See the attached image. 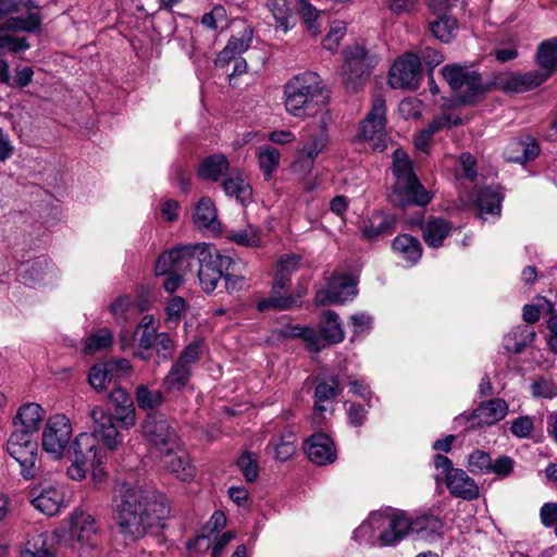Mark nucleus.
<instances>
[{
    "label": "nucleus",
    "mask_w": 557,
    "mask_h": 557,
    "mask_svg": "<svg viewBox=\"0 0 557 557\" xmlns=\"http://www.w3.org/2000/svg\"><path fill=\"white\" fill-rule=\"evenodd\" d=\"M509 406L502 398H493L479 404L471 414L463 416L471 426H490L508 414Z\"/></svg>",
    "instance_id": "18"
},
{
    "label": "nucleus",
    "mask_w": 557,
    "mask_h": 557,
    "mask_svg": "<svg viewBox=\"0 0 557 557\" xmlns=\"http://www.w3.org/2000/svg\"><path fill=\"white\" fill-rule=\"evenodd\" d=\"M539 305H525L523 307V320L528 323H534L539 320L541 311L552 313L554 311L553 304L546 298L540 297Z\"/></svg>",
    "instance_id": "57"
},
{
    "label": "nucleus",
    "mask_w": 557,
    "mask_h": 557,
    "mask_svg": "<svg viewBox=\"0 0 557 557\" xmlns=\"http://www.w3.org/2000/svg\"><path fill=\"white\" fill-rule=\"evenodd\" d=\"M227 238L238 245L246 247H256L260 243L257 230L250 225L244 230L230 231Z\"/></svg>",
    "instance_id": "50"
},
{
    "label": "nucleus",
    "mask_w": 557,
    "mask_h": 557,
    "mask_svg": "<svg viewBox=\"0 0 557 557\" xmlns=\"http://www.w3.org/2000/svg\"><path fill=\"white\" fill-rule=\"evenodd\" d=\"M398 110L406 120H417L422 114V103L414 98L404 99L400 101Z\"/></svg>",
    "instance_id": "63"
},
{
    "label": "nucleus",
    "mask_w": 557,
    "mask_h": 557,
    "mask_svg": "<svg viewBox=\"0 0 557 557\" xmlns=\"http://www.w3.org/2000/svg\"><path fill=\"white\" fill-rule=\"evenodd\" d=\"M371 66L366 49L355 45L345 50L343 84L350 92L360 90L370 77Z\"/></svg>",
    "instance_id": "11"
},
{
    "label": "nucleus",
    "mask_w": 557,
    "mask_h": 557,
    "mask_svg": "<svg viewBox=\"0 0 557 557\" xmlns=\"http://www.w3.org/2000/svg\"><path fill=\"white\" fill-rule=\"evenodd\" d=\"M267 8L275 20L277 27L287 33L294 26L293 9L287 0H267Z\"/></svg>",
    "instance_id": "42"
},
{
    "label": "nucleus",
    "mask_w": 557,
    "mask_h": 557,
    "mask_svg": "<svg viewBox=\"0 0 557 557\" xmlns=\"http://www.w3.org/2000/svg\"><path fill=\"white\" fill-rule=\"evenodd\" d=\"M32 504L47 516L57 515L65 506V493L62 486L48 485L29 492Z\"/></svg>",
    "instance_id": "19"
},
{
    "label": "nucleus",
    "mask_w": 557,
    "mask_h": 557,
    "mask_svg": "<svg viewBox=\"0 0 557 557\" xmlns=\"http://www.w3.org/2000/svg\"><path fill=\"white\" fill-rule=\"evenodd\" d=\"M441 72L448 86L458 92L457 101L460 104L475 103L488 91L481 75L470 66L451 63L445 65Z\"/></svg>",
    "instance_id": "8"
},
{
    "label": "nucleus",
    "mask_w": 557,
    "mask_h": 557,
    "mask_svg": "<svg viewBox=\"0 0 557 557\" xmlns=\"http://www.w3.org/2000/svg\"><path fill=\"white\" fill-rule=\"evenodd\" d=\"M136 400L140 409L152 411L164 403L165 397L161 391L150 389L147 385L140 384L136 388Z\"/></svg>",
    "instance_id": "46"
},
{
    "label": "nucleus",
    "mask_w": 557,
    "mask_h": 557,
    "mask_svg": "<svg viewBox=\"0 0 557 557\" xmlns=\"http://www.w3.org/2000/svg\"><path fill=\"white\" fill-rule=\"evenodd\" d=\"M284 106L290 115L307 117L323 111L325 96L321 77L314 72H304L284 85Z\"/></svg>",
    "instance_id": "5"
},
{
    "label": "nucleus",
    "mask_w": 557,
    "mask_h": 557,
    "mask_svg": "<svg viewBox=\"0 0 557 557\" xmlns=\"http://www.w3.org/2000/svg\"><path fill=\"white\" fill-rule=\"evenodd\" d=\"M288 284L284 277L275 276L270 297L258 302V310L265 311L271 308L280 310L289 309L295 300L287 294Z\"/></svg>",
    "instance_id": "29"
},
{
    "label": "nucleus",
    "mask_w": 557,
    "mask_h": 557,
    "mask_svg": "<svg viewBox=\"0 0 557 557\" xmlns=\"http://www.w3.org/2000/svg\"><path fill=\"white\" fill-rule=\"evenodd\" d=\"M104 431L100 429L77 435L71 446L72 463L66 470L71 480L81 481L91 471V479L96 488L104 483Z\"/></svg>",
    "instance_id": "3"
},
{
    "label": "nucleus",
    "mask_w": 557,
    "mask_h": 557,
    "mask_svg": "<svg viewBox=\"0 0 557 557\" xmlns=\"http://www.w3.org/2000/svg\"><path fill=\"white\" fill-rule=\"evenodd\" d=\"M145 436L162 453L180 448V440L169 422L158 414H149L143 425Z\"/></svg>",
    "instance_id": "17"
},
{
    "label": "nucleus",
    "mask_w": 557,
    "mask_h": 557,
    "mask_svg": "<svg viewBox=\"0 0 557 557\" xmlns=\"http://www.w3.org/2000/svg\"><path fill=\"white\" fill-rule=\"evenodd\" d=\"M446 486L453 496L466 500L476 499L480 495L478 484L462 469H456L450 472L446 480Z\"/></svg>",
    "instance_id": "24"
},
{
    "label": "nucleus",
    "mask_w": 557,
    "mask_h": 557,
    "mask_svg": "<svg viewBox=\"0 0 557 557\" xmlns=\"http://www.w3.org/2000/svg\"><path fill=\"white\" fill-rule=\"evenodd\" d=\"M72 436L70 419L64 414H55L48 419L42 432V448L54 459L63 456V453Z\"/></svg>",
    "instance_id": "13"
},
{
    "label": "nucleus",
    "mask_w": 557,
    "mask_h": 557,
    "mask_svg": "<svg viewBox=\"0 0 557 557\" xmlns=\"http://www.w3.org/2000/svg\"><path fill=\"white\" fill-rule=\"evenodd\" d=\"M256 156L264 180H270L280 168L281 152L271 145H264L257 149Z\"/></svg>",
    "instance_id": "37"
},
{
    "label": "nucleus",
    "mask_w": 557,
    "mask_h": 557,
    "mask_svg": "<svg viewBox=\"0 0 557 557\" xmlns=\"http://www.w3.org/2000/svg\"><path fill=\"white\" fill-rule=\"evenodd\" d=\"M110 311L116 322L122 324L135 312V308L132 306L129 297L122 296L111 305Z\"/></svg>",
    "instance_id": "55"
},
{
    "label": "nucleus",
    "mask_w": 557,
    "mask_h": 557,
    "mask_svg": "<svg viewBox=\"0 0 557 557\" xmlns=\"http://www.w3.org/2000/svg\"><path fill=\"white\" fill-rule=\"evenodd\" d=\"M534 429L533 418L529 416L519 417L511 422L510 431L518 438L530 437Z\"/></svg>",
    "instance_id": "61"
},
{
    "label": "nucleus",
    "mask_w": 557,
    "mask_h": 557,
    "mask_svg": "<svg viewBox=\"0 0 557 557\" xmlns=\"http://www.w3.org/2000/svg\"><path fill=\"white\" fill-rule=\"evenodd\" d=\"M299 12L304 22L306 23L308 30L312 36H317L319 33V26L317 25V21L319 18V11L313 8L308 0H299Z\"/></svg>",
    "instance_id": "53"
},
{
    "label": "nucleus",
    "mask_w": 557,
    "mask_h": 557,
    "mask_svg": "<svg viewBox=\"0 0 557 557\" xmlns=\"http://www.w3.org/2000/svg\"><path fill=\"white\" fill-rule=\"evenodd\" d=\"M296 436L293 432L288 431L283 435L275 437L268 446L269 453H272L274 458L280 461L289 459L296 451Z\"/></svg>",
    "instance_id": "45"
},
{
    "label": "nucleus",
    "mask_w": 557,
    "mask_h": 557,
    "mask_svg": "<svg viewBox=\"0 0 557 557\" xmlns=\"http://www.w3.org/2000/svg\"><path fill=\"white\" fill-rule=\"evenodd\" d=\"M396 220L393 215L374 212L360 226L361 235L369 242H375L394 232Z\"/></svg>",
    "instance_id": "22"
},
{
    "label": "nucleus",
    "mask_w": 557,
    "mask_h": 557,
    "mask_svg": "<svg viewBox=\"0 0 557 557\" xmlns=\"http://www.w3.org/2000/svg\"><path fill=\"white\" fill-rule=\"evenodd\" d=\"M132 366L127 359L107 360V377L110 380L121 381L127 379L132 374Z\"/></svg>",
    "instance_id": "51"
},
{
    "label": "nucleus",
    "mask_w": 557,
    "mask_h": 557,
    "mask_svg": "<svg viewBox=\"0 0 557 557\" xmlns=\"http://www.w3.org/2000/svg\"><path fill=\"white\" fill-rule=\"evenodd\" d=\"M285 335L302 338L306 342L308 349L315 352L322 350L327 343L323 333L320 334L313 329L307 326H289L285 330Z\"/></svg>",
    "instance_id": "41"
},
{
    "label": "nucleus",
    "mask_w": 557,
    "mask_h": 557,
    "mask_svg": "<svg viewBox=\"0 0 557 557\" xmlns=\"http://www.w3.org/2000/svg\"><path fill=\"white\" fill-rule=\"evenodd\" d=\"M45 418V410L36 403L22 405L15 416L14 426L16 431H25L36 434Z\"/></svg>",
    "instance_id": "25"
},
{
    "label": "nucleus",
    "mask_w": 557,
    "mask_h": 557,
    "mask_svg": "<svg viewBox=\"0 0 557 557\" xmlns=\"http://www.w3.org/2000/svg\"><path fill=\"white\" fill-rule=\"evenodd\" d=\"M107 449H115L122 438L117 428L129 429L135 424V408L132 397L122 388L112 389L107 397Z\"/></svg>",
    "instance_id": "9"
},
{
    "label": "nucleus",
    "mask_w": 557,
    "mask_h": 557,
    "mask_svg": "<svg viewBox=\"0 0 557 557\" xmlns=\"http://www.w3.org/2000/svg\"><path fill=\"white\" fill-rule=\"evenodd\" d=\"M223 190L226 196L234 197L238 202L245 205L252 195V189L243 174L238 171L233 172L222 183Z\"/></svg>",
    "instance_id": "35"
},
{
    "label": "nucleus",
    "mask_w": 557,
    "mask_h": 557,
    "mask_svg": "<svg viewBox=\"0 0 557 557\" xmlns=\"http://www.w3.org/2000/svg\"><path fill=\"white\" fill-rule=\"evenodd\" d=\"M345 34L346 24L344 22H334L322 41L323 47L330 51H335Z\"/></svg>",
    "instance_id": "56"
},
{
    "label": "nucleus",
    "mask_w": 557,
    "mask_h": 557,
    "mask_svg": "<svg viewBox=\"0 0 557 557\" xmlns=\"http://www.w3.org/2000/svg\"><path fill=\"white\" fill-rule=\"evenodd\" d=\"M29 48L25 38H18L9 34V32H0V55L7 52L16 53Z\"/></svg>",
    "instance_id": "52"
},
{
    "label": "nucleus",
    "mask_w": 557,
    "mask_h": 557,
    "mask_svg": "<svg viewBox=\"0 0 557 557\" xmlns=\"http://www.w3.org/2000/svg\"><path fill=\"white\" fill-rule=\"evenodd\" d=\"M349 324L354 335H359L372 329L373 318L366 312H358L350 317Z\"/></svg>",
    "instance_id": "62"
},
{
    "label": "nucleus",
    "mask_w": 557,
    "mask_h": 557,
    "mask_svg": "<svg viewBox=\"0 0 557 557\" xmlns=\"http://www.w3.org/2000/svg\"><path fill=\"white\" fill-rule=\"evenodd\" d=\"M233 264V259L221 255L206 243L178 245L161 253L154 271L165 274L172 269L191 271L197 269V278L205 293H212Z\"/></svg>",
    "instance_id": "2"
},
{
    "label": "nucleus",
    "mask_w": 557,
    "mask_h": 557,
    "mask_svg": "<svg viewBox=\"0 0 557 557\" xmlns=\"http://www.w3.org/2000/svg\"><path fill=\"white\" fill-rule=\"evenodd\" d=\"M153 347H156L158 356L166 360L172 357L175 350V343L169 333L162 332L158 334Z\"/></svg>",
    "instance_id": "60"
},
{
    "label": "nucleus",
    "mask_w": 557,
    "mask_h": 557,
    "mask_svg": "<svg viewBox=\"0 0 557 557\" xmlns=\"http://www.w3.org/2000/svg\"><path fill=\"white\" fill-rule=\"evenodd\" d=\"M238 467L240 468L245 479L253 482L258 476V461L255 455L247 453L238 458Z\"/></svg>",
    "instance_id": "59"
},
{
    "label": "nucleus",
    "mask_w": 557,
    "mask_h": 557,
    "mask_svg": "<svg viewBox=\"0 0 557 557\" xmlns=\"http://www.w3.org/2000/svg\"><path fill=\"white\" fill-rule=\"evenodd\" d=\"M540 153V146L536 141L516 140L510 144L506 152V159L510 162L525 163Z\"/></svg>",
    "instance_id": "40"
},
{
    "label": "nucleus",
    "mask_w": 557,
    "mask_h": 557,
    "mask_svg": "<svg viewBox=\"0 0 557 557\" xmlns=\"http://www.w3.org/2000/svg\"><path fill=\"white\" fill-rule=\"evenodd\" d=\"M41 16L38 12H29L25 17L16 16L8 18L0 25V32H26L33 33L39 28Z\"/></svg>",
    "instance_id": "43"
},
{
    "label": "nucleus",
    "mask_w": 557,
    "mask_h": 557,
    "mask_svg": "<svg viewBox=\"0 0 557 557\" xmlns=\"http://www.w3.org/2000/svg\"><path fill=\"white\" fill-rule=\"evenodd\" d=\"M547 81V75L537 71L528 73H510L502 76L498 84L502 89L509 92H523L542 85Z\"/></svg>",
    "instance_id": "23"
},
{
    "label": "nucleus",
    "mask_w": 557,
    "mask_h": 557,
    "mask_svg": "<svg viewBox=\"0 0 557 557\" xmlns=\"http://www.w3.org/2000/svg\"><path fill=\"white\" fill-rule=\"evenodd\" d=\"M193 221L200 230L215 228L218 210L211 198L201 197L199 199L194 209Z\"/></svg>",
    "instance_id": "34"
},
{
    "label": "nucleus",
    "mask_w": 557,
    "mask_h": 557,
    "mask_svg": "<svg viewBox=\"0 0 557 557\" xmlns=\"http://www.w3.org/2000/svg\"><path fill=\"white\" fill-rule=\"evenodd\" d=\"M410 534V516L400 509L387 507L372 512L355 531L356 540L380 547L395 546Z\"/></svg>",
    "instance_id": "4"
},
{
    "label": "nucleus",
    "mask_w": 557,
    "mask_h": 557,
    "mask_svg": "<svg viewBox=\"0 0 557 557\" xmlns=\"http://www.w3.org/2000/svg\"><path fill=\"white\" fill-rule=\"evenodd\" d=\"M9 455L20 465L25 480L34 479L39 469V447L35 434L14 430L7 442Z\"/></svg>",
    "instance_id": "10"
},
{
    "label": "nucleus",
    "mask_w": 557,
    "mask_h": 557,
    "mask_svg": "<svg viewBox=\"0 0 557 557\" xmlns=\"http://www.w3.org/2000/svg\"><path fill=\"white\" fill-rule=\"evenodd\" d=\"M421 81L420 58L406 53L398 58L388 73V84L394 89H416Z\"/></svg>",
    "instance_id": "16"
},
{
    "label": "nucleus",
    "mask_w": 557,
    "mask_h": 557,
    "mask_svg": "<svg viewBox=\"0 0 557 557\" xmlns=\"http://www.w3.org/2000/svg\"><path fill=\"white\" fill-rule=\"evenodd\" d=\"M300 264V257L297 255H286L282 257L276 265L277 277H284L289 283V276L298 270Z\"/></svg>",
    "instance_id": "54"
},
{
    "label": "nucleus",
    "mask_w": 557,
    "mask_h": 557,
    "mask_svg": "<svg viewBox=\"0 0 557 557\" xmlns=\"http://www.w3.org/2000/svg\"><path fill=\"white\" fill-rule=\"evenodd\" d=\"M457 173L460 177L472 181L476 175L475 160L470 153H462L458 160Z\"/></svg>",
    "instance_id": "64"
},
{
    "label": "nucleus",
    "mask_w": 557,
    "mask_h": 557,
    "mask_svg": "<svg viewBox=\"0 0 557 557\" xmlns=\"http://www.w3.org/2000/svg\"><path fill=\"white\" fill-rule=\"evenodd\" d=\"M386 104L382 97H375L371 110L361 124V135L369 141V145L379 151L386 148L385 124Z\"/></svg>",
    "instance_id": "15"
},
{
    "label": "nucleus",
    "mask_w": 557,
    "mask_h": 557,
    "mask_svg": "<svg viewBox=\"0 0 557 557\" xmlns=\"http://www.w3.org/2000/svg\"><path fill=\"white\" fill-rule=\"evenodd\" d=\"M451 224L443 218H430L422 225V237L425 244L432 248H438L449 235Z\"/></svg>",
    "instance_id": "30"
},
{
    "label": "nucleus",
    "mask_w": 557,
    "mask_h": 557,
    "mask_svg": "<svg viewBox=\"0 0 557 557\" xmlns=\"http://www.w3.org/2000/svg\"><path fill=\"white\" fill-rule=\"evenodd\" d=\"M460 124H462V120L458 115L449 112H443L442 114L436 115L428 127L433 132V134H435L440 131L448 129Z\"/></svg>",
    "instance_id": "58"
},
{
    "label": "nucleus",
    "mask_w": 557,
    "mask_h": 557,
    "mask_svg": "<svg viewBox=\"0 0 557 557\" xmlns=\"http://www.w3.org/2000/svg\"><path fill=\"white\" fill-rule=\"evenodd\" d=\"M536 61L540 65L537 72L547 75L548 78L557 67V38L545 40L539 46Z\"/></svg>",
    "instance_id": "36"
},
{
    "label": "nucleus",
    "mask_w": 557,
    "mask_h": 557,
    "mask_svg": "<svg viewBox=\"0 0 557 557\" xmlns=\"http://www.w3.org/2000/svg\"><path fill=\"white\" fill-rule=\"evenodd\" d=\"M200 356L201 350L198 343H191L181 351L178 358L163 379L162 384L166 393L180 392L187 385L193 368L200 359Z\"/></svg>",
    "instance_id": "12"
},
{
    "label": "nucleus",
    "mask_w": 557,
    "mask_h": 557,
    "mask_svg": "<svg viewBox=\"0 0 557 557\" xmlns=\"http://www.w3.org/2000/svg\"><path fill=\"white\" fill-rule=\"evenodd\" d=\"M357 295L356 278L343 272H335L325 288L315 293L314 301L319 306L338 305Z\"/></svg>",
    "instance_id": "14"
},
{
    "label": "nucleus",
    "mask_w": 557,
    "mask_h": 557,
    "mask_svg": "<svg viewBox=\"0 0 557 557\" xmlns=\"http://www.w3.org/2000/svg\"><path fill=\"white\" fill-rule=\"evenodd\" d=\"M115 519L121 533L132 540L143 539L150 530L161 527L169 517V502L153 488H134L120 484L113 495Z\"/></svg>",
    "instance_id": "1"
},
{
    "label": "nucleus",
    "mask_w": 557,
    "mask_h": 557,
    "mask_svg": "<svg viewBox=\"0 0 557 557\" xmlns=\"http://www.w3.org/2000/svg\"><path fill=\"white\" fill-rule=\"evenodd\" d=\"M432 34L443 42H449L457 34L458 22L446 14L440 16L430 25Z\"/></svg>",
    "instance_id": "47"
},
{
    "label": "nucleus",
    "mask_w": 557,
    "mask_h": 557,
    "mask_svg": "<svg viewBox=\"0 0 557 557\" xmlns=\"http://www.w3.org/2000/svg\"><path fill=\"white\" fill-rule=\"evenodd\" d=\"M531 393L536 398L552 399L557 397V384L547 376H539L531 384Z\"/></svg>",
    "instance_id": "49"
},
{
    "label": "nucleus",
    "mask_w": 557,
    "mask_h": 557,
    "mask_svg": "<svg viewBox=\"0 0 557 557\" xmlns=\"http://www.w3.org/2000/svg\"><path fill=\"white\" fill-rule=\"evenodd\" d=\"M443 528L442 521L433 515L410 517V533H417L424 540H433Z\"/></svg>",
    "instance_id": "38"
},
{
    "label": "nucleus",
    "mask_w": 557,
    "mask_h": 557,
    "mask_svg": "<svg viewBox=\"0 0 557 557\" xmlns=\"http://www.w3.org/2000/svg\"><path fill=\"white\" fill-rule=\"evenodd\" d=\"M161 462L168 471L182 481L191 480L195 475V467L189 457L181 451V447L175 451L162 453Z\"/></svg>",
    "instance_id": "27"
},
{
    "label": "nucleus",
    "mask_w": 557,
    "mask_h": 557,
    "mask_svg": "<svg viewBox=\"0 0 557 557\" xmlns=\"http://www.w3.org/2000/svg\"><path fill=\"white\" fill-rule=\"evenodd\" d=\"M535 332L528 326H518L504 337V346L507 350L519 354L532 343Z\"/></svg>",
    "instance_id": "44"
},
{
    "label": "nucleus",
    "mask_w": 557,
    "mask_h": 557,
    "mask_svg": "<svg viewBox=\"0 0 557 557\" xmlns=\"http://www.w3.org/2000/svg\"><path fill=\"white\" fill-rule=\"evenodd\" d=\"M339 391V383L337 379L332 377L327 382H321L317 385L314 391V411H313V422L317 424H321L324 417L323 412L326 410V407L322 405V403L333 399Z\"/></svg>",
    "instance_id": "33"
},
{
    "label": "nucleus",
    "mask_w": 557,
    "mask_h": 557,
    "mask_svg": "<svg viewBox=\"0 0 557 557\" xmlns=\"http://www.w3.org/2000/svg\"><path fill=\"white\" fill-rule=\"evenodd\" d=\"M327 120L329 116L324 112L319 122H312L301 129L296 157L292 164L296 174L302 177L309 175L317 158L329 145Z\"/></svg>",
    "instance_id": "7"
},
{
    "label": "nucleus",
    "mask_w": 557,
    "mask_h": 557,
    "mask_svg": "<svg viewBox=\"0 0 557 557\" xmlns=\"http://www.w3.org/2000/svg\"><path fill=\"white\" fill-rule=\"evenodd\" d=\"M308 458L319 465H327L336 459V449L332 440L324 433L311 435L305 447Z\"/></svg>",
    "instance_id": "20"
},
{
    "label": "nucleus",
    "mask_w": 557,
    "mask_h": 557,
    "mask_svg": "<svg viewBox=\"0 0 557 557\" xmlns=\"http://www.w3.org/2000/svg\"><path fill=\"white\" fill-rule=\"evenodd\" d=\"M96 520L92 515L75 510L70 516V534L82 543L92 544V536L97 532Z\"/></svg>",
    "instance_id": "26"
},
{
    "label": "nucleus",
    "mask_w": 557,
    "mask_h": 557,
    "mask_svg": "<svg viewBox=\"0 0 557 557\" xmlns=\"http://www.w3.org/2000/svg\"><path fill=\"white\" fill-rule=\"evenodd\" d=\"M392 249L410 265L416 264L422 256L420 242L409 234L397 235L392 242Z\"/></svg>",
    "instance_id": "31"
},
{
    "label": "nucleus",
    "mask_w": 557,
    "mask_h": 557,
    "mask_svg": "<svg viewBox=\"0 0 557 557\" xmlns=\"http://www.w3.org/2000/svg\"><path fill=\"white\" fill-rule=\"evenodd\" d=\"M393 174L395 185L392 197L396 205L423 207L431 201V193L422 186L413 173L412 162L403 149H396L393 153Z\"/></svg>",
    "instance_id": "6"
},
{
    "label": "nucleus",
    "mask_w": 557,
    "mask_h": 557,
    "mask_svg": "<svg viewBox=\"0 0 557 557\" xmlns=\"http://www.w3.org/2000/svg\"><path fill=\"white\" fill-rule=\"evenodd\" d=\"M321 333L327 343L338 344L345 338V331L338 314L332 310L323 312L320 321Z\"/></svg>",
    "instance_id": "39"
},
{
    "label": "nucleus",
    "mask_w": 557,
    "mask_h": 557,
    "mask_svg": "<svg viewBox=\"0 0 557 557\" xmlns=\"http://www.w3.org/2000/svg\"><path fill=\"white\" fill-rule=\"evenodd\" d=\"M492 460L487 453L475 449L468 457V469L473 474L491 473Z\"/></svg>",
    "instance_id": "48"
},
{
    "label": "nucleus",
    "mask_w": 557,
    "mask_h": 557,
    "mask_svg": "<svg viewBox=\"0 0 557 557\" xmlns=\"http://www.w3.org/2000/svg\"><path fill=\"white\" fill-rule=\"evenodd\" d=\"M502 200V194L493 187L482 188L474 198L469 199L475 206L478 216L483 221H488L490 216L495 220L500 215Z\"/></svg>",
    "instance_id": "21"
},
{
    "label": "nucleus",
    "mask_w": 557,
    "mask_h": 557,
    "mask_svg": "<svg viewBox=\"0 0 557 557\" xmlns=\"http://www.w3.org/2000/svg\"><path fill=\"white\" fill-rule=\"evenodd\" d=\"M230 170V162L222 153H213L203 158L197 168L199 178L208 182L220 181Z\"/></svg>",
    "instance_id": "28"
},
{
    "label": "nucleus",
    "mask_w": 557,
    "mask_h": 557,
    "mask_svg": "<svg viewBox=\"0 0 557 557\" xmlns=\"http://www.w3.org/2000/svg\"><path fill=\"white\" fill-rule=\"evenodd\" d=\"M251 41V32L245 29L239 36H233L225 48L219 53L215 65L219 67L225 66L236 57L243 54L249 47Z\"/></svg>",
    "instance_id": "32"
}]
</instances>
